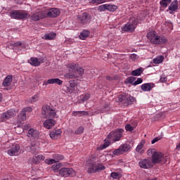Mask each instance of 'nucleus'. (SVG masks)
<instances>
[{
	"label": "nucleus",
	"mask_w": 180,
	"mask_h": 180,
	"mask_svg": "<svg viewBox=\"0 0 180 180\" xmlns=\"http://www.w3.org/2000/svg\"><path fill=\"white\" fill-rule=\"evenodd\" d=\"M68 73L64 75L65 79H78L85 74V69L79 66L78 63H69L66 64Z\"/></svg>",
	"instance_id": "obj_1"
},
{
	"label": "nucleus",
	"mask_w": 180,
	"mask_h": 180,
	"mask_svg": "<svg viewBox=\"0 0 180 180\" xmlns=\"http://www.w3.org/2000/svg\"><path fill=\"white\" fill-rule=\"evenodd\" d=\"M147 39H149L151 44L155 46L167 44L168 43V39L164 35H159L155 31L150 32L147 34Z\"/></svg>",
	"instance_id": "obj_2"
},
{
	"label": "nucleus",
	"mask_w": 180,
	"mask_h": 180,
	"mask_svg": "<svg viewBox=\"0 0 180 180\" xmlns=\"http://www.w3.org/2000/svg\"><path fill=\"white\" fill-rule=\"evenodd\" d=\"M138 23H141V19H140L139 16L130 17L129 22L122 27V32L133 33L136 30Z\"/></svg>",
	"instance_id": "obj_3"
},
{
	"label": "nucleus",
	"mask_w": 180,
	"mask_h": 180,
	"mask_svg": "<svg viewBox=\"0 0 180 180\" xmlns=\"http://www.w3.org/2000/svg\"><path fill=\"white\" fill-rule=\"evenodd\" d=\"M105 169V166L101 163L94 162L92 160L87 161V171L89 174H95L96 172H101Z\"/></svg>",
	"instance_id": "obj_4"
},
{
	"label": "nucleus",
	"mask_w": 180,
	"mask_h": 180,
	"mask_svg": "<svg viewBox=\"0 0 180 180\" xmlns=\"http://www.w3.org/2000/svg\"><path fill=\"white\" fill-rule=\"evenodd\" d=\"M9 16L11 19H15L16 20H25L29 17V13L26 11L13 10L10 12Z\"/></svg>",
	"instance_id": "obj_5"
},
{
	"label": "nucleus",
	"mask_w": 180,
	"mask_h": 180,
	"mask_svg": "<svg viewBox=\"0 0 180 180\" xmlns=\"http://www.w3.org/2000/svg\"><path fill=\"white\" fill-rule=\"evenodd\" d=\"M124 132V129H117L114 131L110 132L108 135L107 139L110 140V141H112V143H116V141H120L122 137H123V133Z\"/></svg>",
	"instance_id": "obj_6"
},
{
	"label": "nucleus",
	"mask_w": 180,
	"mask_h": 180,
	"mask_svg": "<svg viewBox=\"0 0 180 180\" xmlns=\"http://www.w3.org/2000/svg\"><path fill=\"white\" fill-rule=\"evenodd\" d=\"M23 153L22 148H20V145L18 143H11L8 147V150H7V154L10 155V157H18V155H20Z\"/></svg>",
	"instance_id": "obj_7"
},
{
	"label": "nucleus",
	"mask_w": 180,
	"mask_h": 180,
	"mask_svg": "<svg viewBox=\"0 0 180 180\" xmlns=\"http://www.w3.org/2000/svg\"><path fill=\"white\" fill-rule=\"evenodd\" d=\"M47 116L48 119L44 122L43 126L45 129H50L56 126L57 122L54 119L58 116L55 113H49Z\"/></svg>",
	"instance_id": "obj_8"
},
{
	"label": "nucleus",
	"mask_w": 180,
	"mask_h": 180,
	"mask_svg": "<svg viewBox=\"0 0 180 180\" xmlns=\"http://www.w3.org/2000/svg\"><path fill=\"white\" fill-rule=\"evenodd\" d=\"M92 20V15H89V13L84 12L82 14L78 15V21L80 25H89L91 21Z\"/></svg>",
	"instance_id": "obj_9"
},
{
	"label": "nucleus",
	"mask_w": 180,
	"mask_h": 180,
	"mask_svg": "<svg viewBox=\"0 0 180 180\" xmlns=\"http://www.w3.org/2000/svg\"><path fill=\"white\" fill-rule=\"evenodd\" d=\"M119 102H123L126 105H131L136 101V98L129 94H122L118 96Z\"/></svg>",
	"instance_id": "obj_10"
},
{
	"label": "nucleus",
	"mask_w": 180,
	"mask_h": 180,
	"mask_svg": "<svg viewBox=\"0 0 180 180\" xmlns=\"http://www.w3.org/2000/svg\"><path fill=\"white\" fill-rule=\"evenodd\" d=\"M130 150V145L127 143L122 144L117 149L112 151L113 155H122Z\"/></svg>",
	"instance_id": "obj_11"
},
{
	"label": "nucleus",
	"mask_w": 180,
	"mask_h": 180,
	"mask_svg": "<svg viewBox=\"0 0 180 180\" xmlns=\"http://www.w3.org/2000/svg\"><path fill=\"white\" fill-rule=\"evenodd\" d=\"M59 175H60V176H65V178H67V176H75V171H74L72 168L63 167L59 170Z\"/></svg>",
	"instance_id": "obj_12"
},
{
	"label": "nucleus",
	"mask_w": 180,
	"mask_h": 180,
	"mask_svg": "<svg viewBox=\"0 0 180 180\" xmlns=\"http://www.w3.org/2000/svg\"><path fill=\"white\" fill-rule=\"evenodd\" d=\"M152 164H160V162H164L165 161V157L161 152L155 153L152 157Z\"/></svg>",
	"instance_id": "obj_13"
},
{
	"label": "nucleus",
	"mask_w": 180,
	"mask_h": 180,
	"mask_svg": "<svg viewBox=\"0 0 180 180\" xmlns=\"http://www.w3.org/2000/svg\"><path fill=\"white\" fill-rule=\"evenodd\" d=\"M139 166L143 169L153 168V162L150 159H142L139 162Z\"/></svg>",
	"instance_id": "obj_14"
},
{
	"label": "nucleus",
	"mask_w": 180,
	"mask_h": 180,
	"mask_svg": "<svg viewBox=\"0 0 180 180\" xmlns=\"http://www.w3.org/2000/svg\"><path fill=\"white\" fill-rule=\"evenodd\" d=\"M70 86L67 87V92L68 94H78V88L77 87V84H75V81L70 80L69 81Z\"/></svg>",
	"instance_id": "obj_15"
},
{
	"label": "nucleus",
	"mask_w": 180,
	"mask_h": 180,
	"mask_svg": "<svg viewBox=\"0 0 180 180\" xmlns=\"http://www.w3.org/2000/svg\"><path fill=\"white\" fill-rule=\"evenodd\" d=\"M178 0H174L169 6L167 12L169 11L170 15H174V13L178 11Z\"/></svg>",
	"instance_id": "obj_16"
},
{
	"label": "nucleus",
	"mask_w": 180,
	"mask_h": 180,
	"mask_svg": "<svg viewBox=\"0 0 180 180\" xmlns=\"http://www.w3.org/2000/svg\"><path fill=\"white\" fill-rule=\"evenodd\" d=\"M43 63H44V60L41 58H31L30 60V64L33 67H39Z\"/></svg>",
	"instance_id": "obj_17"
},
{
	"label": "nucleus",
	"mask_w": 180,
	"mask_h": 180,
	"mask_svg": "<svg viewBox=\"0 0 180 180\" xmlns=\"http://www.w3.org/2000/svg\"><path fill=\"white\" fill-rule=\"evenodd\" d=\"M44 18H46V14L44 11H37L31 16L32 20L35 21L40 20V19H43Z\"/></svg>",
	"instance_id": "obj_18"
},
{
	"label": "nucleus",
	"mask_w": 180,
	"mask_h": 180,
	"mask_svg": "<svg viewBox=\"0 0 180 180\" xmlns=\"http://www.w3.org/2000/svg\"><path fill=\"white\" fill-rule=\"evenodd\" d=\"M56 84L57 85H63V80L58 79V78H54V79H49L46 82L44 81L43 83V85H49Z\"/></svg>",
	"instance_id": "obj_19"
},
{
	"label": "nucleus",
	"mask_w": 180,
	"mask_h": 180,
	"mask_svg": "<svg viewBox=\"0 0 180 180\" xmlns=\"http://www.w3.org/2000/svg\"><path fill=\"white\" fill-rule=\"evenodd\" d=\"M60 12L58 8H51L47 15L49 18H57L59 16Z\"/></svg>",
	"instance_id": "obj_20"
},
{
	"label": "nucleus",
	"mask_w": 180,
	"mask_h": 180,
	"mask_svg": "<svg viewBox=\"0 0 180 180\" xmlns=\"http://www.w3.org/2000/svg\"><path fill=\"white\" fill-rule=\"evenodd\" d=\"M63 131L61 129H57L56 131H51L49 134V136L52 140H57L61 136Z\"/></svg>",
	"instance_id": "obj_21"
},
{
	"label": "nucleus",
	"mask_w": 180,
	"mask_h": 180,
	"mask_svg": "<svg viewBox=\"0 0 180 180\" xmlns=\"http://www.w3.org/2000/svg\"><path fill=\"white\" fill-rule=\"evenodd\" d=\"M41 109H42V112L45 113H56V110L54 109V108L51 107L47 104L42 105Z\"/></svg>",
	"instance_id": "obj_22"
},
{
	"label": "nucleus",
	"mask_w": 180,
	"mask_h": 180,
	"mask_svg": "<svg viewBox=\"0 0 180 180\" xmlns=\"http://www.w3.org/2000/svg\"><path fill=\"white\" fill-rule=\"evenodd\" d=\"M28 137H33V139H37L39 137V131L34 129H30L27 133Z\"/></svg>",
	"instance_id": "obj_23"
},
{
	"label": "nucleus",
	"mask_w": 180,
	"mask_h": 180,
	"mask_svg": "<svg viewBox=\"0 0 180 180\" xmlns=\"http://www.w3.org/2000/svg\"><path fill=\"white\" fill-rule=\"evenodd\" d=\"M13 78L12 75H8L5 77V79L3 81L2 85L3 86H10V85L12 84Z\"/></svg>",
	"instance_id": "obj_24"
},
{
	"label": "nucleus",
	"mask_w": 180,
	"mask_h": 180,
	"mask_svg": "<svg viewBox=\"0 0 180 180\" xmlns=\"http://www.w3.org/2000/svg\"><path fill=\"white\" fill-rule=\"evenodd\" d=\"M146 144V140H142L139 144L137 146L136 148V151L137 153H140L141 154H143L144 153V150H143V148L144 147V145Z\"/></svg>",
	"instance_id": "obj_25"
},
{
	"label": "nucleus",
	"mask_w": 180,
	"mask_h": 180,
	"mask_svg": "<svg viewBox=\"0 0 180 180\" xmlns=\"http://www.w3.org/2000/svg\"><path fill=\"white\" fill-rule=\"evenodd\" d=\"M141 89H142L143 92H148L153 89V87L151 86V84L145 83L141 86Z\"/></svg>",
	"instance_id": "obj_26"
},
{
	"label": "nucleus",
	"mask_w": 180,
	"mask_h": 180,
	"mask_svg": "<svg viewBox=\"0 0 180 180\" xmlns=\"http://www.w3.org/2000/svg\"><path fill=\"white\" fill-rule=\"evenodd\" d=\"M143 71H144V68H139L136 70H133L131 72V75H133V77H139V75H141V74H143Z\"/></svg>",
	"instance_id": "obj_27"
},
{
	"label": "nucleus",
	"mask_w": 180,
	"mask_h": 180,
	"mask_svg": "<svg viewBox=\"0 0 180 180\" xmlns=\"http://www.w3.org/2000/svg\"><path fill=\"white\" fill-rule=\"evenodd\" d=\"M90 33H89V31L88 30H83L79 37V39H81V40H85V39H86V37H88V36H89Z\"/></svg>",
	"instance_id": "obj_28"
},
{
	"label": "nucleus",
	"mask_w": 180,
	"mask_h": 180,
	"mask_svg": "<svg viewBox=\"0 0 180 180\" xmlns=\"http://www.w3.org/2000/svg\"><path fill=\"white\" fill-rule=\"evenodd\" d=\"M45 157L43 155H39L38 156H35L32 158V162L34 164H37L39 161H44Z\"/></svg>",
	"instance_id": "obj_29"
},
{
	"label": "nucleus",
	"mask_w": 180,
	"mask_h": 180,
	"mask_svg": "<svg viewBox=\"0 0 180 180\" xmlns=\"http://www.w3.org/2000/svg\"><path fill=\"white\" fill-rule=\"evenodd\" d=\"M26 120V114L20 113L18 115L17 122L18 123H21L22 122H25Z\"/></svg>",
	"instance_id": "obj_30"
},
{
	"label": "nucleus",
	"mask_w": 180,
	"mask_h": 180,
	"mask_svg": "<svg viewBox=\"0 0 180 180\" xmlns=\"http://www.w3.org/2000/svg\"><path fill=\"white\" fill-rule=\"evenodd\" d=\"M63 167L62 163H56L51 166V169L53 172H58V169Z\"/></svg>",
	"instance_id": "obj_31"
},
{
	"label": "nucleus",
	"mask_w": 180,
	"mask_h": 180,
	"mask_svg": "<svg viewBox=\"0 0 180 180\" xmlns=\"http://www.w3.org/2000/svg\"><path fill=\"white\" fill-rule=\"evenodd\" d=\"M164 61V56H160L153 60V64H161Z\"/></svg>",
	"instance_id": "obj_32"
},
{
	"label": "nucleus",
	"mask_w": 180,
	"mask_h": 180,
	"mask_svg": "<svg viewBox=\"0 0 180 180\" xmlns=\"http://www.w3.org/2000/svg\"><path fill=\"white\" fill-rule=\"evenodd\" d=\"M45 40H54L56 39V34L51 32L44 35Z\"/></svg>",
	"instance_id": "obj_33"
},
{
	"label": "nucleus",
	"mask_w": 180,
	"mask_h": 180,
	"mask_svg": "<svg viewBox=\"0 0 180 180\" xmlns=\"http://www.w3.org/2000/svg\"><path fill=\"white\" fill-rule=\"evenodd\" d=\"M52 157L56 161V162H58L64 160V156L63 155H60V154H53L52 155Z\"/></svg>",
	"instance_id": "obj_34"
},
{
	"label": "nucleus",
	"mask_w": 180,
	"mask_h": 180,
	"mask_svg": "<svg viewBox=\"0 0 180 180\" xmlns=\"http://www.w3.org/2000/svg\"><path fill=\"white\" fill-rule=\"evenodd\" d=\"M172 0H161L160 1V6H162V8H167L169 4H171V1Z\"/></svg>",
	"instance_id": "obj_35"
},
{
	"label": "nucleus",
	"mask_w": 180,
	"mask_h": 180,
	"mask_svg": "<svg viewBox=\"0 0 180 180\" xmlns=\"http://www.w3.org/2000/svg\"><path fill=\"white\" fill-rule=\"evenodd\" d=\"M11 117H12V115L11 113H3L1 115V121L4 120H8V119H11Z\"/></svg>",
	"instance_id": "obj_36"
},
{
	"label": "nucleus",
	"mask_w": 180,
	"mask_h": 180,
	"mask_svg": "<svg viewBox=\"0 0 180 180\" xmlns=\"http://www.w3.org/2000/svg\"><path fill=\"white\" fill-rule=\"evenodd\" d=\"M116 9H117V6L116 5L107 4V11H110V12H115Z\"/></svg>",
	"instance_id": "obj_37"
},
{
	"label": "nucleus",
	"mask_w": 180,
	"mask_h": 180,
	"mask_svg": "<svg viewBox=\"0 0 180 180\" xmlns=\"http://www.w3.org/2000/svg\"><path fill=\"white\" fill-rule=\"evenodd\" d=\"M98 11H99V12H105V11H108V4H103L99 6Z\"/></svg>",
	"instance_id": "obj_38"
},
{
	"label": "nucleus",
	"mask_w": 180,
	"mask_h": 180,
	"mask_svg": "<svg viewBox=\"0 0 180 180\" xmlns=\"http://www.w3.org/2000/svg\"><path fill=\"white\" fill-rule=\"evenodd\" d=\"M110 176L113 178V179H119L122 176L118 172H112Z\"/></svg>",
	"instance_id": "obj_39"
},
{
	"label": "nucleus",
	"mask_w": 180,
	"mask_h": 180,
	"mask_svg": "<svg viewBox=\"0 0 180 180\" xmlns=\"http://www.w3.org/2000/svg\"><path fill=\"white\" fill-rule=\"evenodd\" d=\"M85 130V128L84 127H79L75 131V134H82L84 133V131Z\"/></svg>",
	"instance_id": "obj_40"
},
{
	"label": "nucleus",
	"mask_w": 180,
	"mask_h": 180,
	"mask_svg": "<svg viewBox=\"0 0 180 180\" xmlns=\"http://www.w3.org/2000/svg\"><path fill=\"white\" fill-rule=\"evenodd\" d=\"M155 153H157V151H155V149L152 148V149L148 150L147 155L149 157H151V155H152V158H153V156L155 154Z\"/></svg>",
	"instance_id": "obj_41"
},
{
	"label": "nucleus",
	"mask_w": 180,
	"mask_h": 180,
	"mask_svg": "<svg viewBox=\"0 0 180 180\" xmlns=\"http://www.w3.org/2000/svg\"><path fill=\"white\" fill-rule=\"evenodd\" d=\"M56 162H57V161H56V160H54V159H46L45 160V163L48 164V165H51L53 164H56Z\"/></svg>",
	"instance_id": "obj_42"
},
{
	"label": "nucleus",
	"mask_w": 180,
	"mask_h": 180,
	"mask_svg": "<svg viewBox=\"0 0 180 180\" xmlns=\"http://www.w3.org/2000/svg\"><path fill=\"white\" fill-rule=\"evenodd\" d=\"M30 148H31V151L33 154H34V153H37V151H39V146H38L32 145Z\"/></svg>",
	"instance_id": "obj_43"
},
{
	"label": "nucleus",
	"mask_w": 180,
	"mask_h": 180,
	"mask_svg": "<svg viewBox=\"0 0 180 180\" xmlns=\"http://www.w3.org/2000/svg\"><path fill=\"white\" fill-rule=\"evenodd\" d=\"M32 109L31 107H26L22 109L21 111V113H30L32 112Z\"/></svg>",
	"instance_id": "obj_44"
},
{
	"label": "nucleus",
	"mask_w": 180,
	"mask_h": 180,
	"mask_svg": "<svg viewBox=\"0 0 180 180\" xmlns=\"http://www.w3.org/2000/svg\"><path fill=\"white\" fill-rule=\"evenodd\" d=\"M125 130L127 131H133L134 130V127H131L130 124H127L125 125Z\"/></svg>",
	"instance_id": "obj_45"
},
{
	"label": "nucleus",
	"mask_w": 180,
	"mask_h": 180,
	"mask_svg": "<svg viewBox=\"0 0 180 180\" xmlns=\"http://www.w3.org/2000/svg\"><path fill=\"white\" fill-rule=\"evenodd\" d=\"M37 101H39V94H35L34 96H32L31 103L37 102Z\"/></svg>",
	"instance_id": "obj_46"
},
{
	"label": "nucleus",
	"mask_w": 180,
	"mask_h": 180,
	"mask_svg": "<svg viewBox=\"0 0 180 180\" xmlns=\"http://www.w3.org/2000/svg\"><path fill=\"white\" fill-rule=\"evenodd\" d=\"M143 82L142 78H138L136 81L134 82V85H139V84H141Z\"/></svg>",
	"instance_id": "obj_47"
},
{
	"label": "nucleus",
	"mask_w": 180,
	"mask_h": 180,
	"mask_svg": "<svg viewBox=\"0 0 180 180\" xmlns=\"http://www.w3.org/2000/svg\"><path fill=\"white\" fill-rule=\"evenodd\" d=\"M94 4H103L106 2V0H93Z\"/></svg>",
	"instance_id": "obj_48"
},
{
	"label": "nucleus",
	"mask_w": 180,
	"mask_h": 180,
	"mask_svg": "<svg viewBox=\"0 0 180 180\" xmlns=\"http://www.w3.org/2000/svg\"><path fill=\"white\" fill-rule=\"evenodd\" d=\"M161 140V137H155L154 139L152 140L151 143L155 144L157 141H160Z\"/></svg>",
	"instance_id": "obj_49"
},
{
	"label": "nucleus",
	"mask_w": 180,
	"mask_h": 180,
	"mask_svg": "<svg viewBox=\"0 0 180 180\" xmlns=\"http://www.w3.org/2000/svg\"><path fill=\"white\" fill-rule=\"evenodd\" d=\"M110 141H107V142L104 143L102 149L109 147L110 146Z\"/></svg>",
	"instance_id": "obj_50"
},
{
	"label": "nucleus",
	"mask_w": 180,
	"mask_h": 180,
	"mask_svg": "<svg viewBox=\"0 0 180 180\" xmlns=\"http://www.w3.org/2000/svg\"><path fill=\"white\" fill-rule=\"evenodd\" d=\"M160 82H167V77L165 75H162L160 77Z\"/></svg>",
	"instance_id": "obj_51"
},
{
	"label": "nucleus",
	"mask_w": 180,
	"mask_h": 180,
	"mask_svg": "<svg viewBox=\"0 0 180 180\" xmlns=\"http://www.w3.org/2000/svg\"><path fill=\"white\" fill-rule=\"evenodd\" d=\"M13 46H14V47H19V46H22V42L17 41V42L14 43Z\"/></svg>",
	"instance_id": "obj_52"
},
{
	"label": "nucleus",
	"mask_w": 180,
	"mask_h": 180,
	"mask_svg": "<svg viewBox=\"0 0 180 180\" xmlns=\"http://www.w3.org/2000/svg\"><path fill=\"white\" fill-rule=\"evenodd\" d=\"M130 57H131V60H136V58H137V55L133 53V54H131Z\"/></svg>",
	"instance_id": "obj_53"
},
{
	"label": "nucleus",
	"mask_w": 180,
	"mask_h": 180,
	"mask_svg": "<svg viewBox=\"0 0 180 180\" xmlns=\"http://www.w3.org/2000/svg\"><path fill=\"white\" fill-rule=\"evenodd\" d=\"M88 99H89V94H86V95L83 97V101H88Z\"/></svg>",
	"instance_id": "obj_54"
},
{
	"label": "nucleus",
	"mask_w": 180,
	"mask_h": 180,
	"mask_svg": "<svg viewBox=\"0 0 180 180\" xmlns=\"http://www.w3.org/2000/svg\"><path fill=\"white\" fill-rule=\"evenodd\" d=\"M74 113H88V112H86V111H76V112H74Z\"/></svg>",
	"instance_id": "obj_55"
},
{
	"label": "nucleus",
	"mask_w": 180,
	"mask_h": 180,
	"mask_svg": "<svg viewBox=\"0 0 180 180\" xmlns=\"http://www.w3.org/2000/svg\"><path fill=\"white\" fill-rule=\"evenodd\" d=\"M106 79H108V81H112V78L110 76H108Z\"/></svg>",
	"instance_id": "obj_56"
},
{
	"label": "nucleus",
	"mask_w": 180,
	"mask_h": 180,
	"mask_svg": "<svg viewBox=\"0 0 180 180\" xmlns=\"http://www.w3.org/2000/svg\"><path fill=\"white\" fill-rule=\"evenodd\" d=\"M0 102H2V94L0 93Z\"/></svg>",
	"instance_id": "obj_57"
},
{
	"label": "nucleus",
	"mask_w": 180,
	"mask_h": 180,
	"mask_svg": "<svg viewBox=\"0 0 180 180\" xmlns=\"http://www.w3.org/2000/svg\"><path fill=\"white\" fill-rule=\"evenodd\" d=\"M146 180H157V178H153V179H146Z\"/></svg>",
	"instance_id": "obj_58"
},
{
	"label": "nucleus",
	"mask_w": 180,
	"mask_h": 180,
	"mask_svg": "<svg viewBox=\"0 0 180 180\" xmlns=\"http://www.w3.org/2000/svg\"><path fill=\"white\" fill-rule=\"evenodd\" d=\"M158 116H161V114H158Z\"/></svg>",
	"instance_id": "obj_59"
}]
</instances>
